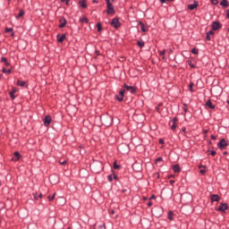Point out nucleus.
Wrapping results in <instances>:
<instances>
[{
    "label": "nucleus",
    "mask_w": 229,
    "mask_h": 229,
    "mask_svg": "<svg viewBox=\"0 0 229 229\" xmlns=\"http://www.w3.org/2000/svg\"><path fill=\"white\" fill-rule=\"evenodd\" d=\"M90 169L92 173H95V174H99V173L103 171V163L101 161H94L90 165Z\"/></svg>",
    "instance_id": "obj_1"
},
{
    "label": "nucleus",
    "mask_w": 229,
    "mask_h": 229,
    "mask_svg": "<svg viewBox=\"0 0 229 229\" xmlns=\"http://www.w3.org/2000/svg\"><path fill=\"white\" fill-rule=\"evenodd\" d=\"M106 4H107V11H106L107 15H114L115 9L114 8V5L112 4V3H110V0H106Z\"/></svg>",
    "instance_id": "obj_2"
},
{
    "label": "nucleus",
    "mask_w": 229,
    "mask_h": 229,
    "mask_svg": "<svg viewBox=\"0 0 229 229\" xmlns=\"http://www.w3.org/2000/svg\"><path fill=\"white\" fill-rule=\"evenodd\" d=\"M123 89H125V90H127V92H130L131 94H135V92H137L135 87L128 86L126 84L123 85Z\"/></svg>",
    "instance_id": "obj_3"
},
{
    "label": "nucleus",
    "mask_w": 229,
    "mask_h": 229,
    "mask_svg": "<svg viewBox=\"0 0 229 229\" xmlns=\"http://www.w3.org/2000/svg\"><path fill=\"white\" fill-rule=\"evenodd\" d=\"M226 146H228V143L226 142V140H225V139H222L220 140V142L218 143V148L220 149H225L226 148Z\"/></svg>",
    "instance_id": "obj_4"
},
{
    "label": "nucleus",
    "mask_w": 229,
    "mask_h": 229,
    "mask_svg": "<svg viewBox=\"0 0 229 229\" xmlns=\"http://www.w3.org/2000/svg\"><path fill=\"white\" fill-rule=\"evenodd\" d=\"M111 26L116 29L119 28V26H121V22H119V19L114 18L111 21Z\"/></svg>",
    "instance_id": "obj_5"
},
{
    "label": "nucleus",
    "mask_w": 229,
    "mask_h": 229,
    "mask_svg": "<svg viewBox=\"0 0 229 229\" xmlns=\"http://www.w3.org/2000/svg\"><path fill=\"white\" fill-rule=\"evenodd\" d=\"M212 30H214V31H217V30H221V23L218 21H214L212 24Z\"/></svg>",
    "instance_id": "obj_6"
},
{
    "label": "nucleus",
    "mask_w": 229,
    "mask_h": 229,
    "mask_svg": "<svg viewBox=\"0 0 229 229\" xmlns=\"http://www.w3.org/2000/svg\"><path fill=\"white\" fill-rule=\"evenodd\" d=\"M218 210H220V212H226V210H228V204L222 203L219 206Z\"/></svg>",
    "instance_id": "obj_7"
},
{
    "label": "nucleus",
    "mask_w": 229,
    "mask_h": 229,
    "mask_svg": "<svg viewBox=\"0 0 229 229\" xmlns=\"http://www.w3.org/2000/svg\"><path fill=\"white\" fill-rule=\"evenodd\" d=\"M44 124L45 126H49V124H51V116L47 115L45 117Z\"/></svg>",
    "instance_id": "obj_8"
},
{
    "label": "nucleus",
    "mask_w": 229,
    "mask_h": 229,
    "mask_svg": "<svg viewBox=\"0 0 229 229\" xmlns=\"http://www.w3.org/2000/svg\"><path fill=\"white\" fill-rule=\"evenodd\" d=\"M66 38V36L65 34H63V35H57V41L62 44V42H64V40H65Z\"/></svg>",
    "instance_id": "obj_9"
},
{
    "label": "nucleus",
    "mask_w": 229,
    "mask_h": 229,
    "mask_svg": "<svg viewBox=\"0 0 229 229\" xmlns=\"http://www.w3.org/2000/svg\"><path fill=\"white\" fill-rule=\"evenodd\" d=\"M206 106H208V108H211V110H214L216 108V105L212 104L211 100L207 101Z\"/></svg>",
    "instance_id": "obj_10"
},
{
    "label": "nucleus",
    "mask_w": 229,
    "mask_h": 229,
    "mask_svg": "<svg viewBox=\"0 0 229 229\" xmlns=\"http://www.w3.org/2000/svg\"><path fill=\"white\" fill-rule=\"evenodd\" d=\"M211 201H221V197H219V195L213 194L211 195Z\"/></svg>",
    "instance_id": "obj_11"
},
{
    "label": "nucleus",
    "mask_w": 229,
    "mask_h": 229,
    "mask_svg": "<svg viewBox=\"0 0 229 229\" xmlns=\"http://www.w3.org/2000/svg\"><path fill=\"white\" fill-rule=\"evenodd\" d=\"M60 25L59 28H65V24H67V20H65V18H62L60 19Z\"/></svg>",
    "instance_id": "obj_12"
},
{
    "label": "nucleus",
    "mask_w": 229,
    "mask_h": 229,
    "mask_svg": "<svg viewBox=\"0 0 229 229\" xmlns=\"http://www.w3.org/2000/svg\"><path fill=\"white\" fill-rule=\"evenodd\" d=\"M12 160H14V162L21 160V154L19 152H14V157H13Z\"/></svg>",
    "instance_id": "obj_13"
},
{
    "label": "nucleus",
    "mask_w": 229,
    "mask_h": 229,
    "mask_svg": "<svg viewBox=\"0 0 229 229\" xmlns=\"http://www.w3.org/2000/svg\"><path fill=\"white\" fill-rule=\"evenodd\" d=\"M188 8H189V10H196V8H198V2H195L192 4H189Z\"/></svg>",
    "instance_id": "obj_14"
},
{
    "label": "nucleus",
    "mask_w": 229,
    "mask_h": 229,
    "mask_svg": "<svg viewBox=\"0 0 229 229\" xmlns=\"http://www.w3.org/2000/svg\"><path fill=\"white\" fill-rule=\"evenodd\" d=\"M140 26L141 28V31H143L144 33H146V31H148V27L146 25H144V23L142 21L140 22Z\"/></svg>",
    "instance_id": "obj_15"
},
{
    "label": "nucleus",
    "mask_w": 229,
    "mask_h": 229,
    "mask_svg": "<svg viewBox=\"0 0 229 229\" xmlns=\"http://www.w3.org/2000/svg\"><path fill=\"white\" fill-rule=\"evenodd\" d=\"M220 6H224V8H228V0H222L220 3Z\"/></svg>",
    "instance_id": "obj_16"
},
{
    "label": "nucleus",
    "mask_w": 229,
    "mask_h": 229,
    "mask_svg": "<svg viewBox=\"0 0 229 229\" xmlns=\"http://www.w3.org/2000/svg\"><path fill=\"white\" fill-rule=\"evenodd\" d=\"M192 62H194V59H190L189 61H188V64L190 65V67L191 68V69H196V65H194V63H192Z\"/></svg>",
    "instance_id": "obj_17"
},
{
    "label": "nucleus",
    "mask_w": 229,
    "mask_h": 229,
    "mask_svg": "<svg viewBox=\"0 0 229 229\" xmlns=\"http://www.w3.org/2000/svg\"><path fill=\"white\" fill-rule=\"evenodd\" d=\"M1 62H3V64H5L6 67H9L10 63L8 62V59L6 57H2Z\"/></svg>",
    "instance_id": "obj_18"
},
{
    "label": "nucleus",
    "mask_w": 229,
    "mask_h": 229,
    "mask_svg": "<svg viewBox=\"0 0 229 229\" xmlns=\"http://www.w3.org/2000/svg\"><path fill=\"white\" fill-rule=\"evenodd\" d=\"M79 4L81 8H87V3L85 2V0H81L79 2Z\"/></svg>",
    "instance_id": "obj_19"
},
{
    "label": "nucleus",
    "mask_w": 229,
    "mask_h": 229,
    "mask_svg": "<svg viewBox=\"0 0 229 229\" xmlns=\"http://www.w3.org/2000/svg\"><path fill=\"white\" fill-rule=\"evenodd\" d=\"M18 87H26V81H17Z\"/></svg>",
    "instance_id": "obj_20"
},
{
    "label": "nucleus",
    "mask_w": 229,
    "mask_h": 229,
    "mask_svg": "<svg viewBox=\"0 0 229 229\" xmlns=\"http://www.w3.org/2000/svg\"><path fill=\"white\" fill-rule=\"evenodd\" d=\"M173 170H174V172H175V173H180V171H181L180 165H174V166H173Z\"/></svg>",
    "instance_id": "obj_21"
},
{
    "label": "nucleus",
    "mask_w": 229,
    "mask_h": 229,
    "mask_svg": "<svg viewBox=\"0 0 229 229\" xmlns=\"http://www.w3.org/2000/svg\"><path fill=\"white\" fill-rule=\"evenodd\" d=\"M199 169H200V174H205V173H207V170H205V166L203 165H199Z\"/></svg>",
    "instance_id": "obj_22"
},
{
    "label": "nucleus",
    "mask_w": 229,
    "mask_h": 229,
    "mask_svg": "<svg viewBox=\"0 0 229 229\" xmlns=\"http://www.w3.org/2000/svg\"><path fill=\"white\" fill-rule=\"evenodd\" d=\"M24 10H20L19 14L16 16V19H21V17H24Z\"/></svg>",
    "instance_id": "obj_23"
},
{
    "label": "nucleus",
    "mask_w": 229,
    "mask_h": 229,
    "mask_svg": "<svg viewBox=\"0 0 229 229\" xmlns=\"http://www.w3.org/2000/svg\"><path fill=\"white\" fill-rule=\"evenodd\" d=\"M55 196H56V192H55V193L53 194V196L48 195V196H47V199H48L49 201H54Z\"/></svg>",
    "instance_id": "obj_24"
},
{
    "label": "nucleus",
    "mask_w": 229,
    "mask_h": 229,
    "mask_svg": "<svg viewBox=\"0 0 229 229\" xmlns=\"http://www.w3.org/2000/svg\"><path fill=\"white\" fill-rule=\"evenodd\" d=\"M80 22H85L86 24H89V20L87 17H82L80 19Z\"/></svg>",
    "instance_id": "obj_25"
},
{
    "label": "nucleus",
    "mask_w": 229,
    "mask_h": 229,
    "mask_svg": "<svg viewBox=\"0 0 229 229\" xmlns=\"http://www.w3.org/2000/svg\"><path fill=\"white\" fill-rule=\"evenodd\" d=\"M193 87H194V84H193L192 82H191L190 85H189V90H190L191 92H194Z\"/></svg>",
    "instance_id": "obj_26"
},
{
    "label": "nucleus",
    "mask_w": 229,
    "mask_h": 229,
    "mask_svg": "<svg viewBox=\"0 0 229 229\" xmlns=\"http://www.w3.org/2000/svg\"><path fill=\"white\" fill-rule=\"evenodd\" d=\"M97 28H98V31H101V30H103V27L101 26V23H98L97 24Z\"/></svg>",
    "instance_id": "obj_27"
},
{
    "label": "nucleus",
    "mask_w": 229,
    "mask_h": 229,
    "mask_svg": "<svg viewBox=\"0 0 229 229\" xmlns=\"http://www.w3.org/2000/svg\"><path fill=\"white\" fill-rule=\"evenodd\" d=\"M116 99L118 101H123L124 99V97H122L121 95L116 96Z\"/></svg>",
    "instance_id": "obj_28"
},
{
    "label": "nucleus",
    "mask_w": 229,
    "mask_h": 229,
    "mask_svg": "<svg viewBox=\"0 0 229 229\" xmlns=\"http://www.w3.org/2000/svg\"><path fill=\"white\" fill-rule=\"evenodd\" d=\"M114 169H121V165H117L116 162L114 163Z\"/></svg>",
    "instance_id": "obj_29"
},
{
    "label": "nucleus",
    "mask_w": 229,
    "mask_h": 229,
    "mask_svg": "<svg viewBox=\"0 0 229 229\" xmlns=\"http://www.w3.org/2000/svg\"><path fill=\"white\" fill-rule=\"evenodd\" d=\"M138 46L140 47H144V41H138Z\"/></svg>",
    "instance_id": "obj_30"
},
{
    "label": "nucleus",
    "mask_w": 229,
    "mask_h": 229,
    "mask_svg": "<svg viewBox=\"0 0 229 229\" xmlns=\"http://www.w3.org/2000/svg\"><path fill=\"white\" fill-rule=\"evenodd\" d=\"M168 219H170V221H173V212H169L168 213Z\"/></svg>",
    "instance_id": "obj_31"
},
{
    "label": "nucleus",
    "mask_w": 229,
    "mask_h": 229,
    "mask_svg": "<svg viewBox=\"0 0 229 229\" xmlns=\"http://www.w3.org/2000/svg\"><path fill=\"white\" fill-rule=\"evenodd\" d=\"M171 130H173V131L176 130V123H172Z\"/></svg>",
    "instance_id": "obj_32"
},
{
    "label": "nucleus",
    "mask_w": 229,
    "mask_h": 229,
    "mask_svg": "<svg viewBox=\"0 0 229 229\" xmlns=\"http://www.w3.org/2000/svg\"><path fill=\"white\" fill-rule=\"evenodd\" d=\"M191 53H192L193 55H198V49L192 48V49H191Z\"/></svg>",
    "instance_id": "obj_33"
},
{
    "label": "nucleus",
    "mask_w": 229,
    "mask_h": 229,
    "mask_svg": "<svg viewBox=\"0 0 229 229\" xmlns=\"http://www.w3.org/2000/svg\"><path fill=\"white\" fill-rule=\"evenodd\" d=\"M59 164H61V165H65L67 164V161L66 160H64V161L60 160Z\"/></svg>",
    "instance_id": "obj_34"
},
{
    "label": "nucleus",
    "mask_w": 229,
    "mask_h": 229,
    "mask_svg": "<svg viewBox=\"0 0 229 229\" xmlns=\"http://www.w3.org/2000/svg\"><path fill=\"white\" fill-rule=\"evenodd\" d=\"M160 162H162V157H158L157 159H156L157 165L160 164Z\"/></svg>",
    "instance_id": "obj_35"
},
{
    "label": "nucleus",
    "mask_w": 229,
    "mask_h": 229,
    "mask_svg": "<svg viewBox=\"0 0 229 229\" xmlns=\"http://www.w3.org/2000/svg\"><path fill=\"white\" fill-rule=\"evenodd\" d=\"M10 96H11V98L12 99H15V93H13V92H10Z\"/></svg>",
    "instance_id": "obj_36"
},
{
    "label": "nucleus",
    "mask_w": 229,
    "mask_h": 229,
    "mask_svg": "<svg viewBox=\"0 0 229 229\" xmlns=\"http://www.w3.org/2000/svg\"><path fill=\"white\" fill-rule=\"evenodd\" d=\"M160 56L165 55V50L159 51Z\"/></svg>",
    "instance_id": "obj_37"
},
{
    "label": "nucleus",
    "mask_w": 229,
    "mask_h": 229,
    "mask_svg": "<svg viewBox=\"0 0 229 229\" xmlns=\"http://www.w3.org/2000/svg\"><path fill=\"white\" fill-rule=\"evenodd\" d=\"M172 123L176 124V123H178V118H173Z\"/></svg>",
    "instance_id": "obj_38"
},
{
    "label": "nucleus",
    "mask_w": 229,
    "mask_h": 229,
    "mask_svg": "<svg viewBox=\"0 0 229 229\" xmlns=\"http://www.w3.org/2000/svg\"><path fill=\"white\" fill-rule=\"evenodd\" d=\"M98 228H99V229H106V227L105 226V225H98Z\"/></svg>",
    "instance_id": "obj_39"
},
{
    "label": "nucleus",
    "mask_w": 229,
    "mask_h": 229,
    "mask_svg": "<svg viewBox=\"0 0 229 229\" xmlns=\"http://www.w3.org/2000/svg\"><path fill=\"white\" fill-rule=\"evenodd\" d=\"M212 4H217L219 2L217 0H211Z\"/></svg>",
    "instance_id": "obj_40"
},
{
    "label": "nucleus",
    "mask_w": 229,
    "mask_h": 229,
    "mask_svg": "<svg viewBox=\"0 0 229 229\" xmlns=\"http://www.w3.org/2000/svg\"><path fill=\"white\" fill-rule=\"evenodd\" d=\"M104 123H106V126H110V124H112L111 122L107 123V122H106V119H104Z\"/></svg>",
    "instance_id": "obj_41"
},
{
    "label": "nucleus",
    "mask_w": 229,
    "mask_h": 229,
    "mask_svg": "<svg viewBox=\"0 0 229 229\" xmlns=\"http://www.w3.org/2000/svg\"><path fill=\"white\" fill-rule=\"evenodd\" d=\"M207 35H209V36L214 35V30H209V31L207 33Z\"/></svg>",
    "instance_id": "obj_42"
},
{
    "label": "nucleus",
    "mask_w": 229,
    "mask_h": 229,
    "mask_svg": "<svg viewBox=\"0 0 229 229\" xmlns=\"http://www.w3.org/2000/svg\"><path fill=\"white\" fill-rule=\"evenodd\" d=\"M119 95L124 98V90H121Z\"/></svg>",
    "instance_id": "obj_43"
},
{
    "label": "nucleus",
    "mask_w": 229,
    "mask_h": 229,
    "mask_svg": "<svg viewBox=\"0 0 229 229\" xmlns=\"http://www.w3.org/2000/svg\"><path fill=\"white\" fill-rule=\"evenodd\" d=\"M11 92H13V94H15V92H17V88H13Z\"/></svg>",
    "instance_id": "obj_44"
},
{
    "label": "nucleus",
    "mask_w": 229,
    "mask_h": 229,
    "mask_svg": "<svg viewBox=\"0 0 229 229\" xmlns=\"http://www.w3.org/2000/svg\"><path fill=\"white\" fill-rule=\"evenodd\" d=\"M211 156H212V157H216V150H212V151H211Z\"/></svg>",
    "instance_id": "obj_45"
},
{
    "label": "nucleus",
    "mask_w": 229,
    "mask_h": 229,
    "mask_svg": "<svg viewBox=\"0 0 229 229\" xmlns=\"http://www.w3.org/2000/svg\"><path fill=\"white\" fill-rule=\"evenodd\" d=\"M7 71L6 68H3L2 72H4V74H6L7 73Z\"/></svg>",
    "instance_id": "obj_46"
},
{
    "label": "nucleus",
    "mask_w": 229,
    "mask_h": 229,
    "mask_svg": "<svg viewBox=\"0 0 229 229\" xmlns=\"http://www.w3.org/2000/svg\"><path fill=\"white\" fill-rule=\"evenodd\" d=\"M211 139H212V140H216V139H217V137H216V135H211Z\"/></svg>",
    "instance_id": "obj_47"
},
{
    "label": "nucleus",
    "mask_w": 229,
    "mask_h": 229,
    "mask_svg": "<svg viewBox=\"0 0 229 229\" xmlns=\"http://www.w3.org/2000/svg\"><path fill=\"white\" fill-rule=\"evenodd\" d=\"M110 214H111V216H114V215L115 214V210L112 209V210L110 211Z\"/></svg>",
    "instance_id": "obj_48"
},
{
    "label": "nucleus",
    "mask_w": 229,
    "mask_h": 229,
    "mask_svg": "<svg viewBox=\"0 0 229 229\" xmlns=\"http://www.w3.org/2000/svg\"><path fill=\"white\" fill-rule=\"evenodd\" d=\"M206 38H207V40H211L210 36L208 34H207Z\"/></svg>",
    "instance_id": "obj_49"
},
{
    "label": "nucleus",
    "mask_w": 229,
    "mask_h": 229,
    "mask_svg": "<svg viewBox=\"0 0 229 229\" xmlns=\"http://www.w3.org/2000/svg\"><path fill=\"white\" fill-rule=\"evenodd\" d=\"M10 31H12V29H6V30H5V32H6V33H10Z\"/></svg>",
    "instance_id": "obj_50"
},
{
    "label": "nucleus",
    "mask_w": 229,
    "mask_h": 229,
    "mask_svg": "<svg viewBox=\"0 0 229 229\" xmlns=\"http://www.w3.org/2000/svg\"><path fill=\"white\" fill-rule=\"evenodd\" d=\"M152 205H153V203H152L151 201H149V202L148 203V207H152Z\"/></svg>",
    "instance_id": "obj_51"
},
{
    "label": "nucleus",
    "mask_w": 229,
    "mask_h": 229,
    "mask_svg": "<svg viewBox=\"0 0 229 229\" xmlns=\"http://www.w3.org/2000/svg\"><path fill=\"white\" fill-rule=\"evenodd\" d=\"M34 198H35V199H38V195L37 193L34 194Z\"/></svg>",
    "instance_id": "obj_52"
},
{
    "label": "nucleus",
    "mask_w": 229,
    "mask_h": 229,
    "mask_svg": "<svg viewBox=\"0 0 229 229\" xmlns=\"http://www.w3.org/2000/svg\"><path fill=\"white\" fill-rule=\"evenodd\" d=\"M12 73V69L7 70V74H11Z\"/></svg>",
    "instance_id": "obj_53"
},
{
    "label": "nucleus",
    "mask_w": 229,
    "mask_h": 229,
    "mask_svg": "<svg viewBox=\"0 0 229 229\" xmlns=\"http://www.w3.org/2000/svg\"><path fill=\"white\" fill-rule=\"evenodd\" d=\"M160 3H162V4L167 3V0H160Z\"/></svg>",
    "instance_id": "obj_54"
},
{
    "label": "nucleus",
    "mask_w": 229,
    "mask_h": 229,
    "mask_svg": "<svg viewBox=\"0 0 229 229\" xmlns=\"http://www.w3.org/2000/svg\"><path fill=\"white\" fill-rule=\"evenodd\" d=\"M182 131H183V133H185V131H187V129H185V127H183V128L182 129Z\"/></svg>",
    "instance_id": "obj_55"
},
{
    "label": "nucleus",
    "mask_w": 229,
    "mask_h": 229,
    "mask_svg": "<svg viewBox=\"0 0 229 229\" xmlns=\"http://www.w3.org/2000/svg\"><path fill=\"white\" fill-rule=\"evenodd\" d=\"M108 180H109V182H112V175L108 176Z\"/></svg>",
    "instance_id": "obj_56"
},
{
    "label": "nucleus",
    "mask_w": 229,
    "mask_h": 229,
    "mask_svg": "<svg viewBox=\"0 0 229 229\" xmlns=\"http://www.w3.org/2000/svg\"><path fill=\"white\" fill-rule=\"evenodd\" d=\"M174 181H170V185H174Z\"/></svg>",
    "instance_id": "obj_57"
},
{
    "label": "nucleus",
    "mask_w": 229,
    "mask_h": 229,
    "mask_svg": "<svg viewBox=\"0 0 229 229\" xmlns=\"http://www.w3.org/2000/svg\"><path fill=\"white\" fill-rule=\"evenodd\" d=\"M157 197H155V195H152L150 199H155Z\"/></svg>",
    "instance_id": "obj_58"
},
{
    "label": "nucleus",
    "mask_w": 229,
    "mask_h": 229,
    "mask_svg": "<svg viewBox=\"0 0 229 229\" xmlns=\"http://www.w3.org/2000/svg\"><path fill=\"white\" fill-rule=\"evenodd\" d=\"M66 4L67 6H69V0H66Z\"/></svg>",
    "instance_id": "obj_59"
},
{
    "label": "nucleus",
    "mask_w": 229,
    "mask_h": 229,
    "mask_svg": "<svg viewBox=\"0 0 229 229\" xmlns=\"http://www.w3.org/2000/svg\"><path fill=\"white\" fill-rule=\"evenodd\" d=\"M204 133H208V130H205V131H204Z\"/></svg>",
    "instance_id": "obj_60"
},
{
    "label": "nucleus",
    "mask_w": 229,
    "mask_h": 229,
    "mask_svg": "<svg viewBox=\"0 0 229 229\" xmlns=\"http://www.w3.org/2000/svg\"><path fill=\"white\" fill-rule=\"evenodd\" d=\"M159 142H160L161 144H164V140H160Z\"/></svg>",
    "instance_id": "obj_61"
},
{
    "label": "nucleus",
    "mask_w": 229,
    "mask_h": 229,
    "mask_svg": "<svg viewBox=\"0 0 229 229\" xmlns=\"http://www.w3.org/2000/svg\"><path fill=\"white\" fill-rule=\"evenodd\" d=\"M157 112H160V107L158 106V107L157 108Z\"/></svg>",
    "instance_id": "obj_62"
},
{
    "label": "nucleus",
    "mask_w": 229,
    "mask_h": 229,
    "mask_svg": "<svg viewBox=\"0 0 229 229\" xmlns=\"http://www.w3.org/2000/svg\"><path fill=\"white\" fill-rule=\"evenodd\" d=\"M38 198H42V193H40V194L38 195Z\"/></svg>",
    "instance_id": "obj_63"
},
{
    "label": "nucleus",
    "mask_w": 229,
    "mask_h": 229,
    "mask_svg": "<svg viewBox=\"0 0 229 229\" xmlns=\"http://www.w3.org/2000/svg\"><path fill=\"white\" fill-rule=\"evenodd\" d=\"M163 56V60H165V55H162Z\"/></svg>",
    "instance_id": "obj_64"
}]
</instances>
